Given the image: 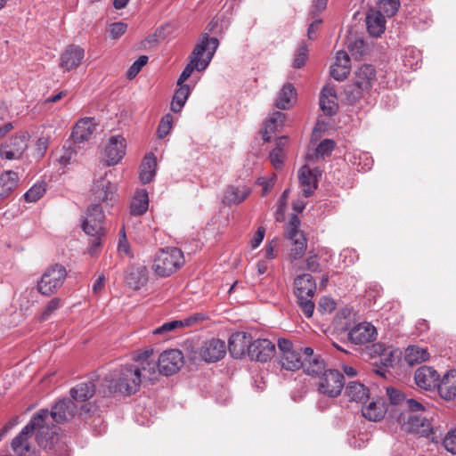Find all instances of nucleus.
I'll return each mask as SVG.
<instances>
[{"label":"nucleus","mask_w":456,"mask_h":456,"mask_svg":"<svg viewBox=\"0 0 456 456\" xmlns=\"http://www.w3.org/2000/svg\"><path fill=\"white\" fill-rule=\"evenodd\" d=\"M34 416L29 422L21 429V431L12 439L11 446L17 456H31V448L28 438L34 432L37 444L49 456H69V447L65 441L58 440L53 435L56 434V428H52V436H49L50 429L47 427H42L37 421Z\"/></svg>","instance_id":"obj_1"},{"label":"nucleus","mask_w":456,"mask_h":456,"mask_svg":"<svg viewBox=\"0 0 456 456\" xmlns=\"http://www.w3.org/2000/svg\"><path fill=\"white\" fill-rule=\"evenodd\" d=\"M136 362L137 364L121 365L111 370L102 380L98 393L102 396L114 393L124 395L135 394L142 380H148L142 368V362Z\"/></svg>","instance_id":"obj_2"},{"label":"nucleus","mask_w":456,"mask_h":456,"mask_svg":"<svg viewBox=\"0 0 456 456\" xmlns=\"http://www.w3.org/2000/svg\"><path fill=\"white\" fill-rule=\"evenodd\" d=\"M133 358L135 362H142V368L150 381L156 380L159 375H174L183 365V354L178 349L164 351L158 359L151 349L140 352Z\"/></svg>","instance_id":"obj_3"},{"label":"nucleus","mask_w":456,"mask_h":456,"mask_svg":"<svg viewBox=\"0 0 456 456\" xmlns=\"http://www.w3.org/2000/svg\"><path fill=\"white\" fill-rule=\"evenodd\" d=\"M77 412V405L75 402L70 399H61L59 400L52 408L51 411L48 409H41L33 416L35 419H37V421L42 427H47L49 431V436H52V428H56V434L53 436L60 441H65L67 444V437L61 434V428L54 425L53 422L56 423H64L69 421L74 418Z\"/></svg>","instance_id":"obj_4"},{"label":"nucleus","mask_w":456,"mask_h":456,"mask_svg":"<svg viewBox=\"0 0 456 456\" xmlns=\"http://www.w3.org/2000/svg\"><path fill=\"white\" fill-rule=\"evenodd\" d=\"M218 45L219 41L216 37H209L207 33L202 34L200 42L192 51L190 63L183 69L177 80V85H183V83L191 75L194 69L198 71L206 69Z\"/></svg>","instance_id":"obj_5"},{"label":"nucleus","mask_w":456,"mask_h":456,"mask_svg":"<svg viewBox=\"0 0 456 456\" xmlns=\"http://www.w3.org/2000/svg\"><path fill=\"white\" fill-rule=\"evenodd\" d=\"M104 220L105 215L101 205L91 204L87 210V216L83 221L82 228L91 237L87 253L93 257L98 256L102 239L106 234Z\"/></svg>","instance_id":"obj_6"},{"label":"nucleus","mask_w":456,"mask_h":456,"mask_svg":"<svg viewBox=\"0 0 456 456\" xmlns=\"http://www.w3.org/2000/svg\"><path fill=\"white\" fill-rule=\"evenodd\" d=\"M377 81L376 69L371 64H363L354 72V80L345 88V94L350 103L359 101L369 92Z\"/></svg>","instance_id":"obj_7"},{"label":"nucleus","mask_w":456,"mask_h":456,"mask_svg":"<svg viewBox=\"0 0 456 456\" xmlns=\"http://www.w3.org/2000/svg\"><path fill=\"white\" fill-rule=\"evenodd\" d=\"M316 291V281L310 273L297 275L294 280V294L297 303L305 317L311 318L315 305L313 301Z\"/></svg>","instance_id":"obj_8"},{"label":"nucleus","mask_w":456,"mask_h":456,"mask_svg":"<svg viewBox=\"0 0 456 456\" xmlns=\"http://www.w3.org/2000/svg\"><path fill=\"white\" fill-rule=\"evenodd\" d=\"M185 263L183 251L178 248H167L159 250L157 254L153 270L156 275L159 277H168Z\"/></svg>","instance_id":"obj_9"},{"label":"nucleus","mask_w":456,"mask_h":456,"mask_svg":"<svg viewBox=\"0 0 456 456\" xmlns=\"http://www.w3.org/2000/svg\"><path fill=\"white\" fill-rule=\"evenodd\" d=\"M279 363L287 370L295 371L304 365V348L296 347L292 342L286 338H279Z\"/></svg>","instance_id":"obj_10"},{"label":"nucleus","mask_w":456,"mask_h":456,"mask_svg":"<svg viewBox=\"0 0 456 456\" xmlns=\"http://www.w3.org/2000/svg\"><path fill=\"white\" fill-rule=\"evenodd\" d=\"M66 277V268L55 264L45 271L37 283V289L42 295L51 296L63 285Z\"/></svg>","instance_id":"obj_11"},{"label":"nucleus","mask_w":456,"mask_h":456,"mask_svg":"<svg viewBox=\"0 0 456 456\" xmlns=\"http://www.w3.org/2000/svg\"><path fill=\"white\" fill-rule=\"evenodd\" d=\"M93 204H105L106 207L113 206L117 201V184L108 178V173L97 179L92 187Z\"/></svg>","instance_id":"obj_12"},{"label":"nucleus","mask_w":456,"mask_h":456,"mask_svg":"<svg viewBox=\"0 0 456 456\" xmlns=\"http://www.w3.org/2000/svg\"><path fill=\"white\" fill-rule=\"evenodd\" d=\"M345 385L344 375L336 370H328L319 377L318 392L330 398L338 396Z\"/></svg>","instance_id":"obj_13"},{"label":"nucleus","mask_w":456,"mask_h":456,"mask_svg":"<svg viewBox=\"0 0 456 456\" xmlns=\"http://www.w3.org/2000/svg\"><path fill=\"white\" fill-rule=\"evenodd\" d=\"M95 392L96 384L94 381L81 382L70 389L69 394L73 399L72 401L83 403L78 411V414L81 417L86 418L92 411L94 405L91 403L86 402L92 398Z\"/></svg>","instance_id":"obj_14"},{"label":"nucleus","mask_w":456,"mask_h":456,"mask_svg":"<svg viewBox=\"0 0 456 456\" xmlns=\"http://www.w3.org/2000/svg\"><path fill=\"white\" fill-rule=\"evenodd\" d=\"M29 134L26 131L18 132L2 145L1 156L6 159H19L28 148Z\"/></svg>","instance_id":"obj_15"},{"label":"nucleus","mask_w":456,"mask_h":456,"mask_svg":"<svg viewBox=\"0 0 456 456\" xmlns=\"http://www.w3.org/2000/svg\"><path fill=\"white\" fill-rule=\"evenodd\" d=\"M398 421L403 423V428L409 433L419 434L421 436H428L432 431L431 425L426 416L414 413H401Z\"/></svg>","instance_id":"obj_16"},{"label":"nucleus","mask_w":456,"mask_h":456,"mask_svg":"<svg viewBox=\"0 0 456 456\" xmlns=\"http://www.w3.org/2000/svg\"><path fill=\"white\" fill-rule=\"evenodd\" d=\"M199 356L206 362H216L226 354V345L219 338L205 341L198 350Z\"/></svg>","instance_id":"obj_17"},{"label":"nucleus","mask_w":456,"mask_h":456,"mask_svg":"<svg viewBox=\"0 0 456 456\" xmlns=\"http://www.w3.org/2000/svg\"><path fill=\"white\" fill-rule=\"evenodd\" d=\"M126 139L121 135L110 136L104 148V160L108 167L117 165L125 156Z\"/></svg>","instance_id":"obj_18"},{"label":"nucleus","mask_w":456,"mask_h":456,"mask_svg":"<svg viewBox=\"0 0 456 456\" xmlns=\"http://www.w3.org/2000/svg\"><path fill=\"white\" fill-rule=\"evenodd\" d=\"M275 354V345L269 339L257 338L252 340L248 347V357L252 361L266 362L270 361Z\"/></svg>","instance_id":"obj_19"},{"label":"nucleus","mask_w":456,"mask_h":456,"mask_svg":"<svg viewBox=\"0 0 456 456\" xmlns=\"http://www.w3.org/2000/svg\"><path fill=\"white\" fill-rule=\"evenodd\" d=\"M252 340L251 335L248 332L238 331L232 334L228 342L231 355L235 359L248 355V347L251 346Z\"/></svg>","instance_id":"obj_20"},{"label":"nucleus","mask_w":456,"mask_h":456,"mask_svg":"<svg viewBox=\"0 0 456 456\" xmlns=\"http://www.w3.org/2000/svg\"><path fill=\"white\" fill-rule=\"evenodd\" d=\"M376 333L373 325L369 322H362L349 330L347 338L354 345H364L374 340Z\"/></svg>","instance_id":"obj_21"},{"label":"nucleus","mask_w":456,"mask_h":456,"mask_svg":"<svg viewBox=\"0 0 456 456\" xmlns=\"http://www.w3.org/2000/svg\"><path fill=\"white\" fill-rule=\"evenodd\" d=\"M85 57V51L78 45H69L60 57V67L65 71L77 69Z\"/></svg>","instance_id":"obj_22"},{"label":"nucleus","mask_w":456,"mask_h":456,"mask_svg":"<svg viewBox=\"0 0 456 456\" xmlns=\"http://www.w3.org/2000/svg\"><path fill=\"white\" fill-rule=\"evenodd\" d=\"M414 379L419 387L431 390L437 387L439 374L432 367L424 365L415 371Z\"/></svg>","instance_id":"obj_23"},{"label":"nucleus","mask_w":456,"mask_h":456,"mask_svg":"<svg viewBox=\"0 0 456 456\" xmlns=\"http://www.w3.org/2000/svg\"><path fill=\"white\" fill-rule=\"evenodd\" d=\"M304 355V365L302 368L306 374L320 377L327 370L324 361L319 355L314 354L313 348L305 347Z\"/></svg>","instance_id":"obj_24"},{"label":"nucleus","mask_w":456,"mask_h":456,"mask_svg":"<svg viewBox=\"0 0 456 456\" xmlns=\"http://www.w3.org/2000/svg\"><path fill=\"white\" fill-rule=\"evenodd\" d=\"M95 130V123L92 118H84L78 120L72 131L75 143H81L90 139Z\"/></svg>","instance_id":"obj_25"},{"label":"nucleus","mask_w":456,"mask_h":456,"mask_svg":"<svg viewBox=\"0 0 456 456\" xmlns=\"http://www.w3.org/2000/svg\"><path fill=\"white\" fill-rule=\"evenodd\" d=\"M371 351L379 358L381 367L377 369L376 373L385 377L386 369L392 367L395 362L394 351L386 347L383 344L376 343L371 346Z\"/></svg>","instance_id":"obj_26"},{"label":"nucleus","mask_w":456,"mask_h":456,"mask_svg":"<svg viewBox=\"0 0 456 456\" xmlns=\"http://www.w3.org/2000/svg\"><path fill=\"white\" fill-rule=\"evenodd\" d=\"M320 107L326 116H333L337 113L338 104L333 87L326 86L322 88L320 96Z\"/></svg>","instance_id":"obj_27"},{"label":"nucleus","mask_w":456,"mask_h":456,"mask_svg":"<svg viewBox=\"0 0 456 456\" xmlns=\"http://www.w3.org/2000/svg\"><path fill=\"white\" fill-rule=\"evenodd\" d=\"M437 390L440 396L445 400L456 397V370L447 371L439 380Z\"/></svg>","instance_id":"obj_28"},{"label":"nucleus","mask_w":456,"mask_h":456,"mask_svg":"<svg viewBox=\"0 0 456 456\" xmlns=\"http://www.w3.org/2000/svg\"><path fill=\"white\" fill-rule=\"evenodd\" d=\"M387 411V409L385 406L384 400L380 398L372 400L368 405L362 407V416L370 421L381 420Z\"/></svg>","instance_id":"obj_29"},{"label":"nucleus","mask_w":456,"mask_h":456,"mask_svg":"<svg viewBox=\"0 0 456 456\" xmlns=\"http://www.w3.org/2000/svg\"><path fill=\"white\" fill-rule=\"evenodd\" d=\"M251 193V189L243 186L241 189L233 185L228 186L223 197V203L226 205H238L244 201Z\"/></svg>","instance_id":"obj_30"},{"label":"nucleus","mask_w":456,"mask_h":456,"mask_svg":"<svg viewBox=\"0 0 456 456\" xmlns=\"http://www.w3.org/2000/svg\"><path fill=\"white\" fill-rule=\"evenodd\" d=\"M385 15L379 12H370L366 16V26L368 32L372 37H379L386 29Z\"/></svg>","instance_id":"obj_31"},{"label":"nucleus","mask_w":456,"mask_h":456,"mask_svg":"<svg viewBox=\"0 0 456 456\" xmlns=\"http://www.w3.org/2000/svg\"><path fill=\"white\" fill-rule=\"evenodd\" d=\"M296 89L291 83H286L279 91L275 106L280 110L289 109L296 101Z\"/></svg>","instance_id":"obj_32"},{"label":"nucleus","mask_w":456,"mask_h":456,"mask_svg":"<svg viewBox=\"0 0 456 456\" xmlns=\"http://www.w3.org/2000/svg\"><path fill=\"white\" fill-rule=\"evenodd\" d=\"M18 174L14 171H6L0 175V200L7 198L17 187Z\"/></svg>","instance_id":"obj_33"},{"label":"nucleus","mask_w":456,"mask_h":456,"mask_svg":"<svg viewBox=\"0 0 456 456\" xmlns=\"http://www.w3.org/2000/svg\"><path fill=\"white\" fill-rule=\"evenodd\" d=\"M298 179L303 187V194L306 198L310 197L317 188L313 171L307 166H303L299 171Z\"/></svg>","instance_id":"obj_34"},{"label":"nucleus","mask_w":456,"mask_h":456,"mask_svg":"<svg viewBox=\"0 0 456 456\" xmlns=\"http://www.w3.org/2000/svg\"><path fill=\"white\" fill-rule=\"evenodd\" d=\"M149 208V196L146 190H138L130 203V214L142 216Z\"/></svg>","instance_id":"obj_35"},{"label":"nucleus","mask_w":456,"mask_h":456,"mask_svg":"<svg viewBox=\"0 0 456 456\" xmlns=\"http://www.w3.org/2000/svg\"><path fill=\"white\" fill-rule=\"evenodd\" d=\"M346 395L350 401L365 403L369 399V389L362 383L352 381L346 387Z\"/></svg>","instance_id":"obj_36"},{"label":"nucleus","mask_w":456,"mask_h":456,"mask_svg":"<svg viewBox=\"0 0 456 456\" xmlns=\"http://www.w3.org/2000/svg\"><path fill=\"white\" fill-rule=\"evenodd\" d=\"M285 121V114L281 111L273 112L266 120L265 124V131L263 134V140L265 142H270L271 136L269 135L272 133L277 132L282 126Z\"/></svg>","instance_id":"obj_37"},{"label":"nucleus","mask_w":456,"mask_h":456,"mask_svg":"<svg viewBox=\"0 0 456 456\" xmlns=\"http://www.w3.org/2000/svg\"><path fill=\"white\" fill-rule=\"evenodd\" d=\"M200 319H201L200 317V315H193V316L184 319L183 321L175 320V321L167 322L163 323L159 328L155 329L153 333L155 335H159V334L166 335L168 332L175 330L178 328H181L183 326H191Z\"/></svg>","instance_id":"obj_38"},{"label":"nucleus","mask_w":456,"mask_h":456,"mask_svg":"<svg viewBox=\"0 0 456 456\" xmlns=\"http://www.w3.org/2000/svg\"><path fill=\"white\" fill-rule=\"evenodd\" d=\"M428 358L427 349L419 346H409L405 350L404 361L411 366L426 362Z\"/></svg>","instance_id":"obj_39"},{"label":"nucleus","mask_w":456,"mask_h":456,"mask_svg":"<svg viewBox=\"0 0 456 456\" xmlns=\"http://www.w3.org/2000/svg\"><path fill=\"white\" fill-rule=\"evenodd\" d=\"M157 159L153 154L146 156L141 166L140 178L143 183H151L156 175Z\"/></svg>","instance_id":"obj_40"},{"label":"nucleus","mask_w":456,"mask_h":456,"mask_svg":"<svg viewBox=\"0 0 456 456\" xmlns=\"http://www.w3.org/2000/svg\"><path fill=\"white\" fill-rule=\"evenodd\" d=\"M126 283L134 289H141L147 281L145 267L133 268L126 276Z\"/></svg>","instance_id":"obj_41"},{"label":"nucleus","mask_w":456,"mask_h":456,"mask_svg":"<svg viewBox=\"0 0 456 456\" xmlns=\"http://www.w3.org/2000/svg\"><path fill=\"white\" fill-rule=\"evenodd\" d=\"M403 65L409 69H417L421 62V53L415 47H407L402 54Z\"/></svg>","instance_id":"obj_42"},{"label":"nucleus","mask_w":456,"mask_h":456,"mask_svg":"<svg viewBox=\"0 0 456 456\" xmlns=\"http://www.w3.org/2000/svg\"><path fill=\"white\" fill-rule=\"evenodd\" d=\"M352 322V311L344 307L340 309L333 319V325L336 330L345 331L350 328Z\"/></svg>","instance_id":"obj_43"},{"label":"nucleus","mask_w":456,"mask_h":456,"mask_svg":"<svg viewBox=\"0 0 456 456\" xmlns=\"http://www.w3.org/2000/svg\"><path fill=\"white\" fill-rule=\"evenodd\" d=\"M179 86L180 87L175 91L171 102V110L174 112H179L183 109L191 94V89L188 85Z\"/></svg>","instance_id":"obj_44"},{"label":"nucleus","mask_w":456,"mask_h":456,"mask_svg":"<svg viewBox=\"0 0 456 456\" xmlns=\"http://www.w3.org/2000/svg\"><path fill=\"white\" fill-rule=\"evenodd\" d=\"M400 6L399 0H379L377 3L378 12L387 17L394 16Z\"/></svg>","instance_id":"obj_45"},{"label":"nucleus","mask_w":456,"mask_h":456,"mask_svg":"<svg viewBox=\"0 0 456 456\" xmlns=\"http://www.w3.org/2000/svg\"><path fill=\"white\" fill-rule=\"evenodd\" d=\"M45 183H37L28 191L25 192L23 197L27 202L33 203L41 199L43 195L45 193Z\"/></svg>","instance_id":"obj_46"},{"label":"nucleus","mask_w":456,"mask_h":456,"mask_svg":"<svg viewBox=\"0 0 456 456\" xmlns=\"http://www.w3.org/2000/svg\"><path fill=\"white\" fill-rule=\"evenodd\" d=\"M347 48L355 59L362 58L368 51V45L362 38H354L350 40Z\"/></svg>","instance_id":"obj_47"},{"label":"nucleus","mask_w":456,"mask_h":456,"mask_svg":"<svg viewBox=\"0 0 456 456\" xmlns=\"http://www.w3.org/2000/svg\"><path fill=\"white\" fill-rule=\"evenodd\" d=\"M350 58L345 51H338L336 54L335 62L331 67L342 68L343 72L337 74L338 77H343L345 74L350 73Z\"/></svg>","instance_id":"obj_48"},{"label":"nucleus","mask_w":456,"mask_h":456,"mask_svg":"<svg viewBox=\"0 0 456 456\" xmlns=\"http://www.w3.org/2000/svg\"><path fill=\"white\" fill-rule=\"evenodd\" d=\"M300 224V220L297 216L293 215L290 218V221L286 228V237L289 240H295L296 239H300V236H304V234L298 230Z\"/></svg>","instance_id":"obj_49"},{"label":"nucleus","mask_w":456,"mask_h":456,"mask_svg":"<svg viewBox=\"0 0 456 456\" xmlns=\"http://www.w3.org/2000/svg\"><path fill=\"white\" fill-rule=\"evenodd\" d=\"M292 247L290 248V256L293 259L302 257L306 249V239L305 236H300V239L292 240Z\"/></svg>","instance_id":"obj_50"},{"label":"nucleus","mask_w":456,"mask_h":456,"mask_svg":"<svg viewBox=\"0 0 456 456\" xmlns=\"http://www.w3.org/2000/svg\"><path fill=\"white\" fill-rule=\"evenodd\" d=\"M308 59V48L305 43H301L296 51L293 67L299 69L303 67Z\"/></svg>","instance_id":"obj_51"},{"label":"nucleus","mask_w":456,"mask_h":456,"mask_svg":"<svg viewBox=\"0 0 456 456\" xmlns=\"http://www.w3.org/2000/svg\"><path fill=\"white\" fill-rule=\"evenodd\" d=\"M173 117L171 114H166L160 120L157 134L158 137L162 139L167 135L172 128Z\"/></svg>","instance_id":"obj_52"},{"label":"nucleus","mask_w":456,"mask_h":456,"mask_svg":"<svg viewBox=\"0 0 456 456\" xmlns=\"http://www.w3.org/2000/svg\"><path fill=\"white\" fill-rule=\"evenodd\" d=\"M148 56L141 55L128 69L126 73L127 77L129 79L135 77L142 68L148 62Z\"/></svg>","instance_id":"obj_53"},{"label":"nucleus","mask_w":456,"mask_h":456,"mask_svg":"<svg viewBox=\"0 0 456 456\" xmlns=\"http://www.w3.org/2000/svg\"><path fill=\"white\" fill-rule=\"evenodd\" d=\"M335 147L334 141L330 139H324L322 141L316 148V156L324 158L331 153Z\"/></svg>","instance_id":"obj_54"},{"label":"nucleus","mask_w":456,"mask_h":456,"mask_svg":"<svg viewBox=\"0 0 456 456\" xmlns=\"http://www.w3.org/2000/svg\"><path fill=\"white\" fill-rule=\"evenodd\" d=\"M387 395L389 398L391 404L395 406L401 405L406 401L404 395L401 391L394 387H387Z\"/></svg>","instance_id":"obj_55"},{"label":"nucleus","mask_w":456,"mask_h":456,"mask_svg":"<svg viewBox=\"0 0 456 456\" xmlns=\"http://www.w3.org/2000/svg\"><path fill=\"white\" fill-rule=\"evenodd\" d=\"M443 444L448 452L456 454V428L447 433L443 440Z\"/></svg>","instance_id":"obj_56"},{"label":"nucleus","mask_w":456,"mask_h":456,"mask_svg":"<svg viewBox=\"0 0 456 456\" xmlns=\"http://www.w3.org/2000/svg\"><path fill=\"white\" fill-rule=\"evenodd\" d=\"M75 155H76V150L73 147H71V146H69V147L64 146L62 148L61 155L58 158V162L61 166L66 167L67 165H69V164H70L72 162V159H73Z\"/></svg>","instance_id":"obj_57"},{"label":"nucleus","mask_w":456,"mask_h":456,"mask_svg":"<svg viewBox=\"0 0 456 456\" xmlns=\"http://www.w3.org/2000/svg\"><path fill=\"white\" fill-rule=\"evenodd\" d=\"M127 29V24L125 22H114L110 26V37L112 39H118L123 36Z\"/></svg>","instance_id":"obj_58"},{"label":"nucleus","mask_w":456,"mask_h":456,"mask_svg":"<svg viewBox=\"0 0 456 456\" xmlns=\"http://www.w3.org/2000/svg\"><path fill=\"white\" fill-rule=\"evenodd\" d=\"M60 307H61V299L60 298L54 297V298L51 299L42 313L41 320H43V321L47 320L50 317V315L54 311L59 309Z\"/></svg>","instance_id":"obj_59"},{"label":"nucleus","mask_w":456,"mask_h":456,"mask_svg":"<svg viewBox=\"0 0 456 456\" xmlns=\"http://www.w3.org/2000/svg\"><path fill=\"white\" fill-rule=\"evenodd\" d=\"M336 308V302L329 297H322L320 299L318 310L322 314H330Z\"/></svg>","instance_id":"obj_60"},{"label":"nucleus","mask_w":456,"mask_h":456,"mask_svg":"<svg viewBox=\"0 0 456 456\" xmlns=\"http://www.w3.org/2000/svg\"><path fill=\"white\" fill-rule=\"evenodd\" d=\"M281 148L278 144L276 148H274L269 155L270 161L272 165L276 168L279 169L282 167L283 160H282V152Z\"/></svg>","instance_id":"obj_61"},{"label":"nucleus","mask_w":456,"mask_h":456,"mask_svg":"<svg viewBox=\"0 0 456 456\" xmlns=\"http://www.w3.org/2000/svg\"><path fill=\"white\" fill-rule=\"evenodd\" d=\"M306 269L312 273L321 272V265L317 255L310 253L306 258Z\"/></svg>","instance_id":"obj_62"},{"label":"nucleus","mask_w":456,"mask_h":456,"mask_svg":"<svg viewBox=\"0 0 456 456\" xmlns=\"http://www.w3.org/2000/svg\"><path fill=\"white\" fill-rule=\"evenodd\" d=\"M118 251L121 255H125L128 257H132L133 254L130 248V245L127 241L126 236L123 235L119 238L118 245Z\"/></svg>","instance_id":"obj_63"},{"label":"nucleus","mask_w":456,"mask_h":456,"mask_svg":"<svg viewBox=\"0 0 456 456\" xmlns=\"http://www.w3.org/2000/svg\"><path fill=\"white\" fill-rule=\"evenodd\" d=\"M50 138L48 135H41L37 142V155L43 157L48 148Z\"/></svg>","instance_id":"obj_64"}]
</instances>
